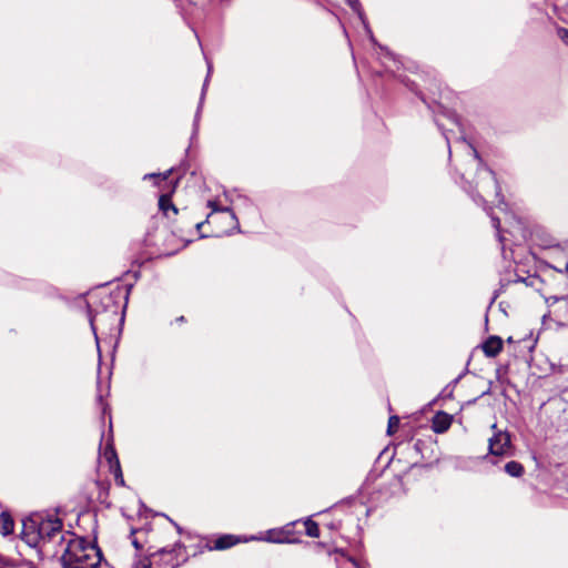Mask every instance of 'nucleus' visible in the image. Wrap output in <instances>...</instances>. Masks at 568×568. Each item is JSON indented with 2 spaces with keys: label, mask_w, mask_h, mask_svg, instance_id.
<instances>
[{
  "label": "nucleus",
  "mask_w": 568,
  "mask_h": 568,
  "mask_svg": "<svg viewBox=\"0 0 568 568\" xmlns=\"http://www.w3.org/2000/svg\"><path fill=\"white\" fill-rule=\"evenodd\" d=\"M102 560L101 550L83 538L69 535L61 557L63 568H98Z\"/></svg>",
  "instance_id": "2"
},
{
  "label": "nucleus",
  "mask_w": 568,
  "mask_h": 568,
  "mask_svg": "<svg viewBox=\"0 0 568 568\" xmlns=\"http://www.w3.org/2000/svg\"><path fill=\"white\" fill-rule=\"evenodd\" d=\"M557 37L561 40L564 44L568 47V29L564 27L557 28Z\"/></svg>",
  "instance_id": "20"
},
{
  "label": "nucleus",
  "mask_w": 568,
  "mask_h": 568,
  "mask_svg": "<svg viewBox=\"0 0 568 568\" xmlns=\"http://www.w3.org/2000/svg\"><path fill=\"white\" fill-rule=\"evenodd\" d=\"M153 561L150 557H145L143 559L138 560L134 562L132 568H152Z\"/></svg>",
  "instance_id": "18"
},
{
  "label": "nucleus",
  "mask_w": 568,
  "mask_h": 568,
  "mask_svg": "<svg viewBox=\"0 0 568 568\" xmlns=\"http://www.w3.org/2000/svg\"><path fill=\"white\" fill-rule=\"evenodd\" d=\"M207 206L212 209V212L229 213L234 229L239 230V221H237L235 213L232 211V209H230L227 206L221 207L217 205V203L215 201H209Z\"/></svg>",
  "instance_id": "13"
},
{
  "label": "nucleus",
  "mask_w": 568,
  "mask_h": 568,
  "mask_svg": "<svg viewBox=\"0 0 568 568\" xmlns=\"http://www.w3.org/2000/svg\"><path fill=\"white\" fill-rule=\"evenodd\" d=\"M489 215H490V217H491L493 226H494V227L496 229V231H497L498 240H499V242H500V243H503V242H504V237H503V235H501L500 221H499V219H498V217L494 216L493 214H490V213H489Z\"/></svg>",
  "instance_id": "19"
},
{
  "label": "nucleus",
  "mask_w": 568,
  "mask_h": 568,
  "mask_svg": "<svg viewBox=\"0 0 568 568\" xmlns=\"http://www.w3.org/2000/svg\"><path fill=\"white\" fill-rule=\"evenodd\" d=\"M272 534H273V531L270 530L268 531V537L265 538L264 540L270 541V542H275V544L284 542V539H282V538H274V537L271 536Z\"/></svg>",
  "instance_id": "22"
},
{
  "label": "nucleus",
  "mask_w": 568,
  "mask_h": 568,
  "mask_svg": "<svg viewBox=\"0 0 568 568\" xmlns=\"http://www.w3.org/2000/svg\"><path fill=\"white\" fill-rule=\"evenodd\" d=\"M399 426V417L398 416H390L388 419V426H387V433L390 435L393 434Z\"/></svg>",
  "instance_id": "17"
},
{
  "label": "nucleus",
  "mask_w": 568,
  "mask_h": 568,
  "mask_svg": "<svg viewBox=\"0 0 568 568\" xmlns=\"http://www.w3.org/2000/svg\"><path fill=\"white\" fill-rule=\"evenodd\" d=\"M156 555H171V551H168L165 548H161L156 552L151 554V557L154 558Z\"/></svg>",
  "instance_id": "25"
},
{
  "label": "nucleus",
  "mask_w": 568,
  "mask_h": 568,
  "mask_svg": "<svg viewBox=\"0 0 568 568\" xmlns=\"http://www.w3.org/2000/svg\"><path fill=\"white\" fill-rule=\"evenodd\" d=\"M135 532H136V530H135V529H132V530H131V535H134Z\"/></svg>",
  "instance_id": "36"
},
{
  "label": "nucleus",
  "mask_w": 568,
  "mask_h": 568,
  "mask_svg": "<svg viewBox=\"0 0 568 568\" xmlns=\"http://www.w3.org/2000/svg\"><path fill=\"white\" fill-rule=\"evenodd\" d=\"M132 545L134 546V548L136 550H140L142 548V545L140 544V541L136 538H132Z\"/></svg>",
  "instance_id": "26"
},
{
  "label": "nucleus",
  "mask_w": 568,
  "mask_h": 568,
  "mask_svg": "<svg viewBox=\"0 0 568 568\" xmlns=\"http://www.w3.org/2000/svg\"><path fill=\"white\" fill-rule=\"evenodd\" d=\"M550 298H551V302H557V301L559 300V298H558V297H556V296H552V297H550Z\"/></svg>",
  "instance_id": "32"
},
{
  "label": "nucleus",
  "mask_w": 568,
  "mask_h": 568,
  "mask_svg": "<svg viewBox=\"0 0 568 568\" xmlns=\"http://www.w3.org/2000/svg\"><path fill=\"white\" fill-rule=\"evenodd\" d=\"M14 523L11 516L7 513L0 514V534L8 536L13 532Z\"/></svg>",
  "instance_id": "12"
},
{
  "label": "nucleus",
  "mask_w": 568,
  "mask_h": 568,
  "mask_svg": "<svg viewBox=\"0 0 568 568\" xmlns=\"http://www.w3.org/2000/svg\"><path fill=\"white\" fill-rule=\"evenodd\" d=\"M204 224H205V222H197V223H195L196 231L200 232Z\"/></svg>",
  "instance_id": "27"
},
{
  "label": "nucleus",
  "mask_w": 568,
  "mask_h": 568,
  "mask_svg": "<svg viewBox=\"0 0 568 568\" xmlns=\"http://www.w3.org/2000/svg\"><path fill=\"white\" fill-rule=\"evenodd\" d=\"M210 73H211V65L209 64L207 75H206V79H205L203 88H202L200 103H199V106H197V110H196V113H195V116H194L193 135H195L197 133V130H199V122H200V119H201V111H202V105H203V101H204V95H205V90H206V85H207Z\"/></svg>",
  "instance_id": "10"
},
{
  "label": "nucleus",
  "mask_w": 568,
  "mask_h": 568,
  "mask_svg": "<svg viewBox=\"0 0 568 568\" xmlns=\"http://www.w3.org/2000/svg\"><path fill=\"white\" fill-rule=\"evenodd\" d=\"M159 209L165 215L169 216V212L172 211L173 214H178V207L172 203L170 194H162L159 199Z\"/></svg>",
  "instance_id": "11"
},
{
  "label": "nucleus",
  "mask_w": 568,
  "mask_h": 568,
  "mask_svg": "<svg viewBox=\"0 0 568 568\" xmlns=\"http://www.w3.org/2000/svg\"><path fill=\"white\" fill-rule=\"evenodd\" d=\"M358 16H359L361 20L363 21V23H364V26H365V29H366V30H367V32L369 33L371 40H372V41H375V40H374V37H373V34H372L371 29H369V28H368V26L366 24V22H365V20H364V18H363V14H362L359 11H358Z\"/></svg>",
  "instance_id": "24"
},
{
  "label": "nucleus",
  "mask_w": 568,
  "mask_h": 568,
  "mask_svg": "<svg viewBox=\"0 0 568 568\" xmlns=\"http://www.w3.org/2000/svg\"><path fill=\"white\" fill-rule=\"evenodd\" d=\"M448 120L452 122V124L456 125V126H459V121H458V118L455 113H449L448 114Z\"/></svg>",
  "instance_id": "23"
},
{
  "label": "nucleus",
  "mask_w": 568,
  "mask_h": 568,
  "mask_svg": "<svg viewBox=\"0 0 568 568\" xmlns=\"http://www.w3.org/2000/svg\"><path fill=\"white\" fill-rule=\"evenodd\" d=\"M452 416L445 412H438L432 419V429L436 434L445 433L452 425Z\"/></svg>",
  "instance_id": "7"
},
{
  "label": "nucleus",
  "mask_w": 568,
  "mask_h": 568,
  "mask_svg": "<svg viewBox=\"0 0 568 568\" xmlns=\"http://www.w3.org/2000/svg\"><path fill=\"white\" fill-rule=\"evenodd\" d=\"M99 450H100V455H101V456L106 454L105 452H104V453H102V445H101V444H100Z\"/></svg>",
  "instance_id": "30"
},
{
  "label": "nucleus",
  "mask_w": 568,
  "mask_h": 568,
  "mask_svg": "<svg viewBox=\"0 0 568 568\" xmlns=\"http://www.w3.org/2000/svg\"><path fill=\"white\" fill-rule=\"evenodd\" d=\"M133 287L132 283L122 280L109 281L110 298L112 300L113 313L119 315V334H121L122 326L125 320V310L129 302L130 291ZM111 304L109 303V310Z\"/></svg>",
  "instance_id": "4"
},
{
  "label": "nucleus",
  "mask_w": 568,
  "mask_h": 568,
  "mask_svg": "<svg viewBox=\"0 0 568 568\" xmlns=\"http://www.w3.org/2000/svg\"><path fill=\"white\" fill-rule=\"evenodd\" d=\"M24 537L30 545H37L40 540L43 542L51 541L57 537L65 540L62 536V523L58 518L30 520V523L24 524Z\"/></svg>",
  "instance_id": "3"
},
{
  "label": "nucleus",
  "mask_w": 568,
  "mask_h": 568,
  "mask_svg": "<svg viewBox=\"0 0 568 568\" xmlns=\"http://www.w3.org/2000/svg\"><path fill=\"white\" fill-rule=\"evenodd\" d=\"M503 349V341L498 336L488 337L483 344V352L487 357L497 356Z\"/></svg>",
  "instance_id": "8"
},
{
  "label": "nucleus",
  "mask_w": 568,
  "mask_h": 568,
  "mask_svg": "<svg viewBox=\"0 0 568 568\" xmlns=\"http://www.w3.org/2000/svg\"><path fill=\"white\" fill-rule=\"evenodd\" d=\"M491 429L495 430V433L493 437L489 438V453L495 456L505 455L511 446L509 433L498 430L496 424L491 426Z\"/></svg>",
  "instance_id": "5"
},
{
  "label": "nucleus",
  "mask_w": 568,
  "mask_h": 568,
  "mask_svg": "<svg viewBox=\"0 0 568 568\" xmlns=\"http://www.w3.org/2000/svg\"><path fill=\"white\" fill-rule=\"evenodd\" d=\"M550 298H551V302H557V301L559 300V298H558V297H556V296H552V297H550Z\"/></svg>",
  "instance_id": "31"
},
{
  "label": "nucleus",
  "mask_w": 568,
  "mask_h": 568,
  "mask_svg": "<svg viewBox=\"0 0 568 568\" xmlns=\"http://www.w3.org/2000/svg\"><path fill=\"white\" fill-rule=\"evenodd\" d=\"M112 428V425H111V422H109V432L111 430Z\"/></svg>",
  "instance_id": "35"
},
{
  "label": "nucleus",
  "mask_w": 568,
  "mask_h": 568,
  "mask_svg": "<svg viewBox=\"0 0 568 568\" xmlns=\"http://www.w3.org/2000/svg\"><path fill=\"white\" fill-rule=\"evenodd\" d=\"M565 272L568 273V262L566 263Z\"/></svg>",
  "instance_id": "34"
},
{
  "label": "nucleus",
  "mask_w": 568,
  "mask_h": 568,
  "mask_svg": "<svg viewBox=\"0 0 568 568\" xmlns=\"http://www.w3.org/2000/svg\"><path fill=\"white\" fill-rule=\"evenodd\" d=\"M173 169L165 171L164 173H148L143 175V180H152L154 185H159L160 182L166 181L172 174Z\"/></svg>",
  "instance_id": "15"
},
{
  "label": "nucleus",
  "mask_w": 568,
  "mask_h": 568,
  "mask_svg": "<svg viewBox=\"0 0 568 568\" xmlns=\"http://www.w3.org/2000/svg\"><path fill=\"white\" fill-rule=\"evenodd\" d=\"M352 7L354 10L358 11L359 2L355 1L354 3H352Z\"/></svg>",
  "instance_id": "29"
},
{
  "label": "nucleus",
  "mask_w": 568,
  "mask_h": 568,
  "mask_svg": "<svg viewBox=\"0 0 568 568\" xmlns=\"http://www.w3.org/2000/svg\"><path fill=\"white\" fill-rule=\"evenodd\" d=\"M436 123L447 142L449 159L453 156L452 143L455 144L456 152L463 154V163L457 168V170L460 171L463 190L468 193L478 205H484L486 197L490 195L498 197L500 195V187L496 181L495 173L484 164L477 150L467 142L463 135L453 141L449 134L452 130L445 129L439 120H436Z\"/></svg>",
  "instance_id": "1"
},
{
  "label": "nucleus",
  "mask_w": 568,
  "mask_h": 568,
  "mask_svg": "<svg viewBox=\"0 0 568 568\" xmlns=\"http://www.w3.org/2000/svg\"><path fill=\"white\" fill-rule=\"evenodd\" d=\"M109 471L113 474L114 481L118 486L124 487L125 481L123 478L121 465L116 455L115 449L109 443Z\"/></svg>",
  "instance_id": "6"
},
{
  "label": "nucleus",
  "mask_w": 568,
  "mask_h": 568,
  "mask_svg": "<svg viewBox=\"0 0 568 568\" xmlns=\"http://www.w3.org/2000/svg\"><path fill=\"white\" fill-rule=\"evenodd\" d=\"M106 412V406H102V413L104 414Z\"/></svg>",
  "instance_id": "33"
},
{
  "label": "nucleus",
  "mask_w": 568,
  "mask_h": 568,
  "mask_svg": "<svg viewBox=\"0 0 568 568\" xmlns=\"http://www.w3.org/2000/svg\"><path fill=\"white\" fill-rule=\"evenodd\" d=\"M89 321H90V325H91V327H92V329L94 332L95 338L98 339L97 334H95L94 320H93L92 315H90ZM97 344H98V352H99V371H100L101 369V364H102V354H101L98 341H97Z\"/></svg>",
  "instance_id": "21"
},
{
  "label": "nucleus",
  "mask_w": 568,
  "mask_h": 568,
  "mask_svg": "<svg viewBox=\"0 0 568 568\" xmlns=\"http://www.w3.org/2000/svg\"><path fill=\"white\" fill-rule=\"evenodd\" d=\"M349 561L356 567V568H362L359 566V564L354 559V558H349Z\"/></svg>",
  "instance_id": "28"
},
{
  "label": "nucleus",
  "mask_w": 568,
  "mask_h": 568,
  "mask_svg": "<svg viewBox=\"0 0 568 568\" xmlns=\"http://www.w3.org/2000/svg\"><path fill=\"white\" fill-rule=\"evenodd\" d=\"M304 525H305V530H306L307 536H310L312 538L320 537V527H318L317 523L313 521L311 518H307L304 521Z\"/></svg>",
  "instance_id": "16"
},
{
  "label": "nucleus",
  "mask_w": 568,
  "mask_h": 568,
  "mask_svg": "<svg viewBox=\"0 0 568 568\" xmlns=\"http://www.w3.org/2000/svg\"><path fill=\"white\" fill-rule=\"evenodd\" d=\"M240 542V538L234 535H222L215 539L213 549L225 550Z\"/></svg>",
  "instance_id": "9"
},
{
  "label": "nucleus",
  "mask_w": 568,
  "mask_h": 568,
  "mask_svg": "<svg viewBox=\"0 0 568 568\" xmlns=\"http://www.w3.org/2000/svg\"><path fill=\"white\" fill-rule=\"evenodd\" d=\"M504 469L511 477H520L524 474V466L516 460L508 462Z\"/></svg>",
  "instance_id": "14"
}]
</instances>
